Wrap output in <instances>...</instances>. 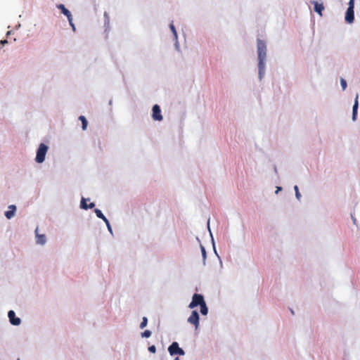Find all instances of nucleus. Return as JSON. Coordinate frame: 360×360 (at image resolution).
I'll list each match as a JSON object with an SVG mask.
<instances>
[{"label":"nucleus","mask_w":360,"mask_h":360,"mask_svg":"<svg viewBox=\"0 0 360 360\" xmlns=\"http://www.w3.org/2000/svg\"><path fill=\"white\" fill-rule=\"evenodd\" d=\"M257 53H258V68L259 76L262 79L265 71V60L266 58V43L261 40L257 39Z\"/></svg>","instance_id":"1"},{"label":"nucleus","mask_w":360,"mask_h":360,"mask_svg":"<svg viewBox=\"0 0 360 360\" xmlns=\"http://www.w3.org/2000/svg\"><path fill=\"white\" fill-rule=\"evenodd\" d=\"M48 150V146L44 143H41L37 152L35 160L38 163H41L44 161L46 154Z\"/></svg>","instance_id":"2"},{"label":"nucleus","mask_w":360,"mask_h":360,"mask_svg":"<svg viewBox=\"0 0 360 360\" xmlns=\"http://www.w3.org/2000/svg\"><path fill=\"white\" fill-rule=\"evenodd\" d=\"M354 0H349V7L347 10L345 15V20L348 23H352L354 20Z\"/></svg>","instance_id":"3"},{"label":"nucleus","mask_w":360,"mask_h":360,"mask_svg":"<svg viewBox=\"0 0 360 360\" xmlns=\"http://www.w3.org/2000/svg\"><path fill=\"white\" fill-rule=\"evenodd\" d=\"M204 302H205L204 300L203 296L200 294L195 293L193 295L192 301L189 304L188 307L191 309H193L198 305H201Z\"/></svg>","instance_id":"4"},{"label":"nucleus","mask_w":360,"mask_h":360,"mask_svg":"<svg viewBox=\"0 0 360 360\" xmlns=\"http://www.w3.org/2000/svg\"><path fill=\"white\" fill-rule=\"evenodd\" d=\"M168 351L171 355L179 354L184 355V351L179 347V344L174 342L168 348Z\"/></svg>","instance_id":"5"},{"label":"nucleus","mask_w":360,"mask_h":360,"mask_svg":"<svg viewBox=\"0 0 360 360\" xmlns=\"http://www.w3.org/2000/svg\"><path fill=\"white\" fill-rule=\"evenodd\" d=\"M188 322L193 324L195 329H198L199 326V315L197 311L194 310L192 311L191 316L188 319Z\"/></svg>","instance_id":"6"},{"label":"nucleus","mask_w":360,"mask_h":360,"mask_svg":"<svg viewBox=\"0 0 360 360\" xmlns=\"http://www.w3.org/2000/svg\"><path fill=\"white\" fill-rule=\"evenodd\" d=\"M57 7H58V8H59L61 11V12L65 15L67 16L70 24L73 27V29H75L74 25L72 23V15H71L70 12L65 7V6L63 4H59L57 6Z\"/></svg>","instance_id":"7"},{"label":"nucleus","mask_w":360,"mask_h":360,"mask_svg":"<svg viewBox=\"0 0 360 360\" xmlns=\"http://www.w3.org/2000/svg\"><path fill=\"white\" fill-rule=\"evenodd\" d=\"M153 118L155 120L161 121L162 120V115L161 114V110L158 105H155L153 107Z\"/></svg>","instance_id":"8"},{"label":"nucleus","mask_w":360,"mask_h":360,"mask_svg":"<svg viewBox=\"0 0 360 360\" xmlns=\"http://www.w3.org/2000/svg\"><path fill=\"white\" fill-rule=\"evenodd\" d=\"M9 321L12 325L18 326L20 324V319L15 317V314L13 310H10L8 313Z\"/></svg>","instance_id":"9"},{"label":"nucleus","mask_w":360,"mask_h":360,"mask_svg":"<svg viewBox=\"0 0 360 360\" xmlns=\"http://www.w3.org/2000/svg\"><path fill=\"white\" fill-rule=\"evenodd\" d=\"M16 210V207L13 205L8 206V210L5 212V216L7 219H11L14 215Z\"/></svg>","instance_id":"10"},{"label":"nucleus","mask_w":360,"mask_h":360,"mask_svg":"<svg viewBox=\"0 0 360 360\" xmlns=\"http://www.w3.org/2000/svg\"><path fill=\"white\" fill-rule=\"evenodd\" d=\"M36 233V242L37 244L44 245L46 243V236L44 234H39L38 229L35 231Z\"/></svg>","instance_id":"11"},{"label":"nucleus","mask_w":360,"mask_h":360,"mask_svg":"<svg viewBox=\"0 0 360 360\" xmlns=\"http://www.w3.org/2000/svg\"><path fill=\"white\" fill-rule=\"evenodd\" d=\"M358 98H359V95L356 94L355 101H354V104L353 105V109H352V120H356V119L357 110H358V107H359Z\"/></svg>","instance_id":"12"},{"label":"nucleus","mask_w":360,"mask_h":360,"mask_svg":"<svg viewBox=\"0 0 360 360\" xmlns=\"http://www.w3.org/2000/svg\"><path fill=\"white\" fill-rule=\"evenodd\" d=\"M311 4L314 6V11L317 12L320 15H322V11L324 9V6L322 4H319L317 1H311Z\"/></svg>","instance_id":"13"},{"label":"nucleus","mask_w":360,"mask_h":360,"mask_svg":"<svg viewBox=\"0 0 360 360\" xmlns=\"http://www.w3.org/2000/svg\"><path fill=\"white\" fill-rule=\"evenodd\" d=\"M200 312H201V314L202 315H207V313H208V309L207 307L206 303L204 302L203 304L200 305Z\"/></svg>","instance_id":"14"},{"label":"nucleus","mask_w":360,"mask_h":360,"mask_svg":"<svg viewBox=\"0 0 360 360\" xmlns=\"http://www.w3.org/2000/svg\"><path fill=\"white\" fill-rule=\"evenodd\" d=\"M79 119L82 122V129L85 130L86 129V127H87V120H86V119L83 115L79 116Z\"/></svg>","instance_id":"15"},{"label":"nucleus","mask_w":360,"mask_h":360,"mask_svg":"<svg viewBox=\"0 0 360 360\" xmlns=\"http://www.w3.org/2000/svg\"><path fill=\"white\" fill-rule=\"evenodd\" d=\"M86 200L85 198H82L81 205H80L81 208L84 209V210L88 209V207H87L88 205L86 204Z\"/></svg>","instance_id":"16"},{"label":"nucleus","mask_w":360,"mask_h":360,"mask_svg":"<svg viewBox=\"0 0 360 360\" xmlns=\"http://www.w3.org/2000/svg\"><path fill=\"white\" fill-rule=\"evenodd\" d=\"M147 323H148V319L146 317H143V319H142V321L140 324V328H145L146 326H147Z\"/></svg>","instance_id":"17"},{"label":"nucleus","mask_w":360,"mask_h":360,"mask_svg":"<svg viewBox=\"0 0 360 360\" xmlns=\"http://www.w3.org/2000/svg\"><path fill=\"white\" fill-rule=\"evenodd\" d=\"M169 27H170V29H171V30H172L174 37L176 38L177 37V33H176L175 27H174V24L172 22L170 24Z\"/></svg>","instance_id":"18"},{"label":"nucleus","mask_w":360,"mask_h":360,"mask_svg":"<svg viewBox=\"0 0 360 360\" xmlns=\"http://www.w3.org/2000/svg\"><path fill=\"white\" fill-rule=\"evenodd\" d=\"M96 216L98 217V218H103L104 217V214L102 213V212L98 210V209H95L94 210Z\"/></svg>","instance_id":"19"},{"label":"nucleus","mask_w":360,"mask_h":360,"mask_svg":"<svg viewBox=\"0 0 360 360\" xmlns=\"http://www.w3.org/2000/svg\"><path fill=\"white\" fill-rule=\"evenodd\" d=\"M143 338H149L151 335V332L148 330H145L141 334Z\"/></svg>","instance_id":"20"},{"label":"nucleus","mask_w":360,"mask_h":360,"mask_svg":"<svg viewBox=\"0 0 360 360\" xmlns=\"http://www.w3.org/2000/svg\"><path fill=\"white\" fill-rule=\"evenodd\" d=\"M294 189H295V195H296L297 198L298 200H300V198H301V194H300V192H299V189H298L297 186H295L294 187Z\"/></svg>","instance_id":"21"},{"label":"nucleus","mask_w":360,"mask_h":360,"mask_svg":"<svg viewBox=\"0 0 360 360\" xmlns=\"http://www.w3.org/2000/svg\"><path fill=\"white\" fill-rule=\"evenodd\" d=\"M101 219H103L105 221V223L106 224L109 231H111V227H110V223H109V221L108 220V219L105 216H104L103 218H101Z\"/></svg>","instance_id":"22"},{"label":"nucleus","mask_w":360,"mask_h":360,"mask_svg":"<svg viewBox=\"0 0 360 360\" xmlns=\"http://www.w3.org/2000/svg\"><path fill=\"white\" fill-rule=\"evenodd\" d=\"M101 219H103L105 221V223L106 224L109 231H111V227H110V223H109V221L108 220V219L105 216H104L103 218H101Z\"/></svg>","instance_id":"23"},{"label":"nucleus","mask_w":360,"mask_h":360,"mask_svg":"<svg viewBox=\"0 0 360 360\" xmlns=\"http://www.w3.org/2000/svg\"><path fill=\"white\" fill-rule=\"evenodd\" d=\"M101 219H103L105 221V223L106 224L109 231H111V227H110V223H109V221L108 220V219L105 216H104L103 218H101Z\"/></svg>","instance_id":"24"},{"label":"nucleus","mask_w":360,"mask_h":360,"mask_svg":"<svg viewBox=\"0 0 360 360\" xmlns=\"http://www.w3.org/2000/svg\"><path fill=\"white\" fill-rule=\"evenodd\" d=\"M340 83H341V86L342 87V89L345 90V89L347 87V82H346V81L344 79H341Z\"/></svg>","instance_id":"25"},{"label":"nucleus","mask_w":360,"mask_h":360,"mask_svg":"<svg viewBox=\"0 0 360 360\" xmlns=\"http://www.w3.org/2000/svg\"><path fill=\"white\" fill-rule=\"evenodd\" d=\"M148 351L151 353H155L156 347L155 345H151L148 347Z\"/></svg>","instance_id":"26"},{"label":"nucleus","mask_w":360,"mask_h":360,"mask_svg":"<svg viewBox=\"0 0 360 360\" xmlns=\"http://www.w3.org/2000/svg\"><path fill=\"white\" fill-rule=\"evenodd\" d=\"M200 248H201L202 255L203 256V258L205 259L206 257L205 249V248L202 245L200 246Z\"/></svg>","instance_id":"27"},{"label":"nucleus","mask_w":360,"mask_h":360,"mask_svg":"<svg viewBox=\"0 0 360 360\" xmlns=\"http://www.w3.org/2000/svg\"><path fill=\"white\" fill-rule=\"evenodd\" d=\"M94 206H95V204L94 202H91L89 205H87L88 209L89 208L91 209V208L94 207Z\"/></svg>","instance_id":"28"},{"label":"nucleus","mask_w":360,"mask_h":360,"mask_svg":"<svg viewBox=\"0 0 360 360\" xmlns=\"http://www.w3.org/2000/svg\"><path fill=\"white\" fill-rule=\"evenodd\" d=\"M7 43H8L7 40H1L0 41L1 45H4L5 44H7Z\"/></svg>","instance_id":"29"},{"label":"nucleus","mask_w":360,"mask_h":360,"mask_svg":"<svg viewBox=\"0 0 360 360\" xmlns=\"http://www.w3.org/2000/svg\"><path fill=\"white\" fill-rule=\"evenodd\" d=\"M174 360H179V359L178 357H176Z\"/></svg>","instance_id":"30"},{"label":"nucleus","mask_w":360,"mask_h":360,"mask_svg":"<svg viewBox=\"0 0 360 360\" xmlns=\"http://www.w3.org/2000/svg\"><path fill=\"white\" fill-rule=\"evenodd\" d=\"M18 360H20V359H18Z\"/></svg>","instance_id":"31"}]
</instances>
